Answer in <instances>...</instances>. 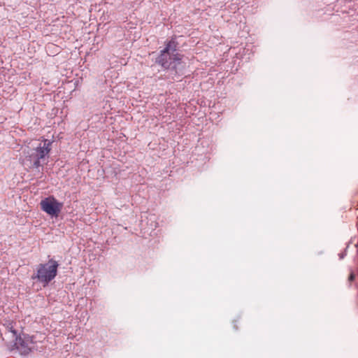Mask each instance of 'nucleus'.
<instances>
[{"instance_id": "nucleus-1", "label": "nucleus", "mask_w": 358, "mask_h": 358, "mask_svg": "<svg viewBox=\"0 0 358 358\" xmlns=\"http://www.w3.org/2000/svg\"><path fill=\"white\" fill-rule=\"evenodd\" d=\"M177 43L171 40L166 43V47L160 52L156 62L165 69L177 70L182 64L183 55L176 52Z\"/></svg>"}, {"instance_id": "nucleus-2", "label": "nucleus", "mask_w": 358, "mask_h": 358, "mask_svg": "<svg viewBox=\"0 0 358 358\" xmlns=\"http://www.w3.org/2000/svg\"><path fill=\"white\" fill-rule=\"evenodd\" d=\"M51 143L48 140L44 139L43 145L40 143L31 152H27L28 155L24 159L23 164L29 168H38L41 165L40 159H43L50 152Z\"/></svg>"}, {"instance_id": "nucleus-3", "label": "nucleus", "mask_w": 358, "mask_h": 358, "mask_svg": "<svg viewBox=\"0 0 358 358\" xmlns=\"http://www.w3.org/2000/svg\"><path fill=\"white\" fill-rule=\"evenodd\" d=\"M58 266L59 264L54 259H50L47 264H40L36 268V274L32 278L46 286L57 275Z\"/></svg>"}, {"instance_id": "nucleus-4", "label": "nucleus", "mask_w": 358, "mask_h": 358, "mask_svg": "<svg viewBox=\"0 0 358 358\" xmlns=\"http://www.w3.org/2000/svg\"><path fill=\"white\" fill-rule=\"evenodd\" d=\"M40 206L48 215L57 217L63 208V203L58 201L53 196H50L41 201Z\"/></svg>"}, {"instance_id": "nucleus-5", "label": "nucleus", "mask_w": 358, "mask_h": 358, "mask_svg": "<svg viewBox=\"0 0 358 358\" xmlns=\"http://www.w3.org/2000/svg\"><path fill=\"white\" fill-rule=\"evenodd\" d=\"M14 341V346L21 355H27L34 348V343L30 336L27 335L17 336Z\"/></svg>"}, {"instance_id": "nucleus-6", "label": "nucleus", "mask_w": 358, "mask_h": 358, "mask_svg": "<svg viewBox=\"0 0 358 358\" xmlns=\"http://www.w3.org/2000/svg\"><path fill=\"white\" fill-rule=\"evenodd\" d=\"M3 326L6 328V334H8L10 335L9 337L12 340L15 339L18 336V333L15 329V323L14 322L8 321L6 324H4Z\"/></svg>"}, {"instance_id": "nucleus-7", "label": "nucleus", "mask_w": 358, "mask_h": 358, "mask_svg": "<svg viewBox=\"0 0 358 358\" xmlns=\"http://www.w3.org/2000/svg\"><path fill=\"white\" fill-rule=\"evenodd\" d=\"M355 278V275L353 274H351L349 277V280H353Z\"/></svg>"}]
</instances>
